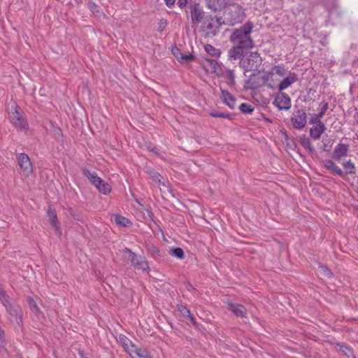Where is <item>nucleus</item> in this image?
Returning a JSON list of instances; mask_svg holds the SVG:
<instances>
[{
  "label": "nucleus",
  "mask_w": 358,
  "mask_h": 358,
  "mask_svg": "<svg viewBox=\"0 0 358 358\" xmlns=\"http://www.w3.org/2000/svg\"><path fill=\"white\" fill-rule=\"evenodd\" d=\"M191 20L194 24H199L206 17L205 13L199 3H194L191 8Z\"/></svg>",
  "instance_id": "11"
},
{
  "label": "nucleus",
  "mask_w": 358,
  "mask_h": 358,
  "mask_svg": "<svg viewBox=\"0 0 358 358\" xmlns=\"http://www.w3.org/2000/svg\"><path fill=\"white\" fill-rule=\"evenodd\" d=\"M167 25V21L165 19H161L159 22V25H158V27H157V30L159 31V32H162L166 27Z\"/></svg>",
  "instance_id": "46"
},
{
  "label": "nucleus",
  "mask_w": 358,
  "mask_h": 358,
  "mask_svg": "<svg viewBox=\"0 0 358 358\" xmlns=\"http://www.w3.org/2000/svg\"><path fill=\"white\" fill-rule=\"evenodd\" d=\"M273 71H274L276 74L280 76H283L285 74V66L283 65H278V66H275L273 68Z\"/></svg>",
  "instance_id": "41"
},
{
  "label": "nucleus",
  "mask_w": 358,
  "mask_h": 358,
  "mask_svg": "<svg viewBox=\"0 0 358 358\" xmlns=\"http://www.w3.org/2000/svg\"><path fill=\"white\" fill-rule=\"evenodd\" d=\"M83 175L88 178L90 182L96 187L103 182V180L97 176L96 173L91 172L88 169L83 170Z\"/></svg>",
  "instance_id": "20"
},
{
  "label": "nucleus",
  "mask_w": 358,
  "mask_h": 358,
  "mask_svg": "<svg viewBox=\"0 0 358 358\" xmlns=\"http://www.w3.org/2000/svg\"><path fill=\"white\" fill-rule=\"evenodd\" d=\"M198 62L203 66V68L206 69L207 71L217 75L221 73L222 67L215 59L203 57L199 59Z\"/></svg>",
  "instance_id": "9"
},
{
  "label": "nucleus",
  "mask_w": 358,
  "mask_h": 358,
  "mask_svg": "<svg viewBox=\"0 0 358 358\" xmlns=\"http://www.w3.org/2000/svg\"><path fill=\"white\" fill-rule=\"evenodd\" d=\"M268 78V76H260L253 73L247 81L248 88L256 90L266 85L269 89H274V86L273 85L267 83Z\"/></svg>",
  "instance_id": "7"
},
{
  "label": "nucleus",
  "mask_w": 358,
  "mask_h": 358,
  "mask_svg": "<svg viewBox=\"0 0 358 358\" xmlns=\"http://www.w3.org/2000/svg\"><path fill=\"white\" fill-rule=\"evenodd\" d=\"M213 17L215 21V29L219 28L222 24H226L225 17L224 19L222 18V17L218 16H215Z\"/></svg>",
  "instance_id": "43"
},
{
  "label": "nucleus",
  "mask_w": 358,
  "mask_h": 358,
  "mask_svg": "<svg viewBox=\"0 0 358 358\" xmlns=\"http://www.w3.org/2000/svg\"><path fill=\"white\" fill-rule=\"evenodd\" d=\"M175 1H176V0H164L166 5L169 8H171V6H173L175 3Z\"/></svg>",
  "instance_id": "51"
},
{
  "label": "nucleus",
  "mask_w": 358,
  "mask_h": 358,
  "mask_svg": "<svg viewBox=\"0 0 358 358\" xmlns=\"http://www.w3.org/2000/svg\"><path fill=\"white\" fill-rule=\"evenodd\" d=\"M204 50L209 55L212 57H219L221 54V52L219 49L215 48L210 44L205 45Z\"/></svg>",
  "instance_id": "29"
},
{
  "label": "nucleus",
  "mask_w": 358,
  "mask_h": 358,
  "mask_svg": "<svg viewBox=\"0 0 358 358\" xmlns=\"http://www.w3.org/2000/svg\"><path fill=\"white\" fill-rule=\"evenodd\" d=\"M47 214L48 220L50 224L55 228L56 234L58 236H60L62 235V231L60 227L58 225V220L56 211L50 206H49Z\"/></svg>",
  "instance_id": "17"
},
{
  "label": "nucleus",
  "mask_w": 358,
  "mask_h": 358,
  "mask_svg": "<svg viewBox=\"0 0 358 358\" xmlns=\"http://www.w3.org/2000/svg\"><path fill=\"white\" fill-rule=\"evenodd\" d=\"M27 302H28V304L29 306V308L31 309V310L38 317H39V316H41L42 315V313L39 308V307L38 306V305L36 304V301L31 298V297H29L27 299Z\"/></svg>",
  "instance_id": "28"
},
{
  "label": "nucleus",
  "mask_w": 358,
  "mask_h": 358,
  "mask_svg": "<svg viewBox=\"0 0 358 358\" xmlns=\"http://www.w3.org/2000/svg\"><path fill=\"white\" fill-rule=\"evenodd\" d=\"M96 188L99 191V192L103 194H107L111 190L110 185L105 181H103V182H102L100 185L97 186Z\"/></svg>",
  "instance_id": "35"
},
{
  "label": "nucleus",
  "mask_w": 358,
  "mask_h": 358,
  "mask_svg": "<svg viewBox=\"0 0 358 358\" xmlns=\"http://www.w3.org/2000/svg\"><path fill=\"white\" fill-rule=\"evenodd\" d=\"M254 24L247 22L238 29H236L231 34L229 39L234 45H238L248 49L254 46V41L250 36Z\"/></svg>",
  "instance_id": "2"
},
{
  "label": "nucleus",
  "mask_w": 358,
  "mask_h": 358,
  "mask_svg": "<svg viewBox=\"0 0 358 358\" xmlns=\"http://www.w3.org/2000/svg\"><path fill=\"white\" fill-rule=\"evenodd\" d=\"M334 143V139L330 138L327 135H325L323 136L322 140V145L321 146V149L324 152H329L331 150Z\"/></svg>",
  "instance_id": "24"
},
{
  "label": "nucleus",
  "mask_w": 358,
  "mask_h": 358,
  "mask_svg": "<svg viewBox=\"0 0 358 358\" xmlns=\"http://www.w3.org/2000/svg\"><path fill=\"white\" fill-rule=\"evenodd\" d=\"M322 164L332 174L337 175L345 180L344 171L332 159L323 160Z\"/></svg>",
  "instance_id": "13"
},
{
  "label": "nucleus",
  "mask_w": 358,
  "mask_h": 358,
  "mask_svg": "<svg viewBox=\"0 0 358 358\" xmlns=\"http://www.w3.org/2000/svg\"><path fill=\"white\" fill-rule=\"evenodd\" d=\"M321 118H322L321 117L317 116V114H314L310 118L309 123L313 124H315L316 125L323 124V122H322V121H321Z\"/></svg>",
  "instance_id": "44"
},
{
  "label": "nucleus",
  "mask_w": 358,
  "mask_h": 358,
  "mask_svg": "<svg viewBox=\"0 0 358 358\" xmlns=\"http://www.w3.org/2000/svg\"><path fill=\"white\" fill-rule=\"evenodd\" d=\"M238 108L244 114H251L255 109L254 107L252 106V105L247 103H241Z\"/></svg>",
  "instance_id": "31"
},
{
  "label": "nucleus",
  "mask_w": 358,
  "mask_h": 358,
  "mask_svg": "<svg viewBox=\"0 0 358 358\" xmlns=\"http://www.w3.org/2000/svg\"><path fill=\"white\" fill-rule=\"evenodd\" d=\"M262 59L257 52H245V57L239 62V66L245 71H255L259 69Z\"/></svg>",
  "instance_id": "4"
},
{
  "label": "nucleus",
  "mask_w": 358,
  "mask_h": 358,
  "mask_svg": "<svg viewBox=\"0 0 358 358\" xmlns=\"http://www.w3.org/2000/svg\"><path fill=\"white\" fill-rule=\"evenodd\" d=\"M298 80L297 75L295 73H289V76L285 78L278 85V90L282 92L292 85Z\"/></svg>",
  "instance_id": "19"
},
{
  "label": "nucleus",
  "mask_w": 358,
  "mask_h": 358,
  "mask_svg": "<svg viewBox=\"0 0 358 358\" xmlns=\"http://www.w3.org/2000/svg\"><path fill=\"white\" fill-rule=\"evenodd\" d=\"M169 254L179 259H182L185 257V253L181 248H173L169 250Z\"/></svg>",
  "instance_id": "30"
},
{
  "label": "nucleus",
  "mask_w": 358,
  "mask_h": 358,
  "mask_svg": "<svg viewBox=\"0 0 358 358\" xmlns=\"http://www.w3.org/2000/svg\"><path fill=\"white\" fill-rule=\"evenodd\" d=\"M17 163L20 168V174L29 176L33 171V167L29 157L25 153H20L17 156Z\"/></svg>",
  "instance_id": "8"
},
{
  "label": "nucleus",
  "mask_w": 358,
  "mask_h": 358,
  "mask_svg": "<svg viewBox=\"0 0 358 358\" xmlns=\"http://www.w3.org/2000/svg\"><path fill=\"white\" fill-rule=\"evenodd\" d=\"M208 5V7L211 9L213 11H217V10H221V6H218L215 3V0H213V1H209L207 3Z\"/></svg>",
  "instance_id": "45"
},
{
  "label": "nucleus",
  "mask_w": 358,
  "mask_h": 358,
  "mask_svg": "<svg viewBox=\"0 0 358 358\" xmlns=\"http://www.w3.org/2000/svg\"><path fill=\"white\" fill-rule=\"evenodd\" d=\"M326 129L327 127L324 123L316 125L310 129V136L314 140H318Z\"/></svg>",
  "instance_id": "21"
},
{
  "label": "nucleus",
  "mask_w": 358,
  "mask_h": 358,
  "mask_svg": "<svg viewBox=\"0 0 358 358\" xmlns=\"http://www.w3.org/2000/svg\"><path fill=\"white\" fill-rule=\"evenodd\" d=\"M279 110H289L291 108V99L285 92H280L276 95L273 102Z\"/></svg>",
  "instance_id": "10"
},
{
  "label": "nucleus",
  "mask_w": 358,
  "mask_h": 358,
  "mask_svg": "<svg viewBox=\"0 0 358 358\" xmlns=\"http://www.w3.org/2000/svg\"><path fill=\"white\" fill-rule=\"evenodd\" d=\"M178 4L180 8H183L187 6V0H178Z\"/></svg>",
  "instance_id": "49"
},
{
  "label": "nucleus",
  "mask_w": 358,
  "mask_h": 358,
  "mask_svg": "<svg viewBox=\"0 0 358 358\" xmlns=\"http://www.w3.org/2000/svg\"><path fill=\"white\" fill-rule=\"evenodd\" d=\"M319 273L323 276L331 278L332 276V272L331 270L324 265H321L318 268Z\"/></svg>",
  "instance_id": "37"
},
{
  "label": "nucleus",
  "mask_w": 358,
  "mask_h": 358,
  "mask_svg": "<svg viewBox=\"0 0 358 358\" xmlns=\"http://www.w3.org/2000/svg\"><path fill=\"white\" fill-rule=\"evenodd\" d=\"M210 115L213 117H222L223 113L219 111H213L210 113Z\"/></svg>",
  "instance_id": "48"
},
{
  "label": "nucleus",
  "mask_w": 358,
  "mask_h": 358,
  "mask_svg": "<svg viewBox=\"0 0 358 358\" xmlns=\"http://www.w3.org/2000/svg\"><path fill=\"white\" fill-rule=\"evenodd\" d=\"M291 122L295 129H301L304 128L307 123L306 113L301 110H297L294 117L291 118Z\"/></svg>",
  "instance_id": "12"
},
{
  "label": "nucleus",
  "mask_w": 358,
  "mask_h": 358,
  "mask_svg": "<svg viewBox=\"0 0 358 358\" xmlns=\"http://www.w3.org/2000/svg\"><path fill=\"white\" fill-rule=\"evenodd\" d=\"M349 145L339 143L334 148L331 157L335 160H340L342 157H345L348 155Z\"/></svg>",
  "instance_id": "15"
},
{
  "label": "nucleus",
  "mask_w": 358,
  "mask_h": 358,
  "mask_svg": "<svg viewBox=\"0 0 358 358\" xmlns=\"http://www.w3.org/2000/svg\"><path fill=\"white\" fill-rule=\"evenodd\" d=\"M7 341L5 338V333L3 329L0 327V350L6 352Z\"/></svg>",
  "instance_id": "36"
},
{
  "label": "nucleus",
  "mask_w": 358,
  "mask_h": 358,
  "mask_svg": "<svg viewBox=\"0 0 358 358\" xmlns=\"http://www.w3.org/2000/svg\"><path fill=\"white\" fill-rule=\"evenodd\" d=\"M320 110L317 114V116L322 117L326 113L329 108V103L327 101H322L320 104Z\"/></svg>",
  "instance_id": "40"
},
{
  "label": "nucleus",
  "mask_w": 358,
  "mask_h": 358,
  "mask_svg": "<svg viewBox=\"0 0 358 358\" xmlns=\"http://www.w3.org/2000/svg\"><path fill=\"white\" fill-rule=\"evenodd\" d=\"M222 117L231 120L232 118V115L227 113H223V116H222Z\"/></svg>",
  "instance_id": "53"
},
{
  "label": "nucleus",
  "mask_w": 358,
  "mask_h": 358,
  "mask_svg": "<svg viewBox=\"0 0 358 358\" xmlns=\"http://www.w3.org/2000/svg\"><path fill=\"white\" fill-rule=\"evenodd\" d=\"M124 253H128V260L135 268L142 270L143 271L150 270L148 262L142 257H138L131 249L126 248L123 250Z\"/></svg>",
  "instance_id": "6"
},
{
  "label": "nucleus",
  "mask_w": 358,
  "mask_h": 358,
  "mask_svg": "<svg viewBox=\"0 0 358 358\" xmlns=\"http://www.w3.org/2000/svg\"><path fill=\"white\" fill-rule=\"evenodd\" d=\"M172 53L173 55L176 57V59L178 60L180 58V56L182 55V52L179 48L177 47H175L172 49Z\"/></svg>",
  "instance_id": "47"
},
{
  "label": "nucleus",
  "mask_w": 358,
  "mask_h": 358,
  "mask_svg": "<svg viewBox=\"0 0 358 358\" xmlns=\"http://www.w3.org/2000/svg\"><path fill=\"white\" fill-rule=\"evenodd\" d=\"M340 350L347 358H352L355 356L352 349L346 345H341Z\"/></svg>",
  "instance_id": "33"
},
{
  "label": "nucleus",
  "mask_w": 358,
  "mask_h": 358,
  "mask_svg": "<svg viewBox=\"0 0 358 358\" xmlns=\"http://www.w3.org/2000/svg\"><path fill=\"white\" fill-rule=\"evenodd\" d=\"M226 24L234 26L241 23L246 15L244 9L238 4H233L227 7L224 11Z\"/></svg>",
  "instance_id": "3"
},
{
  "label": "nucleus",
  "mask_w": 358,
  "mask_h": 358,
  "mask_svg": "<svg viewBox=\"0 0 358 358\" xmlns=\"http://www.w3.org/2000/svg\"><path fill=\"white\" fill-rule=\"evenodd\" d=\"M148 149L155 154L157 155L159 153V149L155 146H152L151 144L148 146Z\"/></svg>",
  "instance_id": "50"
},
{
  "label": "nucleus",
  "mask_w": 358,
  "mask_h": 358,
  "mask_svg": "<svg viewBox=\"0 0 358 358\" xmlns=\"http://www.w3.org/2000/svg\"><path fill=\"white\" fill-rule=\"evenodd\" d=\"M342 166L345 170L344 173L346 175H354L356 173V166L351 160H348L342 163Z\"/></svg>",
  "instance_id": "25"
},
{
  "label": "nucleus",
  "mask_w": 358,
  "mask_h": 358,
  "mask_svg": "<svg viewBox=\"0 0 358 358\" xmlns=\"http://www.w3.org/2000/svg\"><path fill=\"white\" fill-rule=\"evenodd\" d=\"M299 142L301 145L303 147L304 149L307 150V152L311 155L315 153V149L312 145L310 140L306 135H303L299 137Z\"/></svg>",
  "instance_id": "23"
},
{
  "label": "nucleus",
  "mask_w": 358,
  "mask_h": 358,
  "mask_svg": "<svg viewBox=\"0 0 358 358\" xmlns=\"http://www.w3.org/2000/svg\"><path fill=\"white\" fill-rule=\"evenodd\" d=\"M247 50L248 49L246 48L234 45V46L228 50V58L230 60L240 59L241 61L242 58L245 57V51Z\"/></svg>",
  "instance_id": "14"
},
{
  "label": "nucleus",
  "mask_w": 358,
  "mask_h": 358,
  "mask_svg": "<svg viewBox=\"0 0 358 358\" xmlns=\"http://www.w3.org/2000/svg\"><path fill=\"white\" fill-rule=\"evenodd\" d=\"M150 253L151 255V256L153 257V258H157V257H162V255L160 252V250H159L158 248L157 247H152L150 249Z\"/></svg>",
  "instance_id": "42"
},
{
  "label": "nucleus",
  "mask_w": 358,
  "mask_h": 358,
  "mask_svg": "<svg viewBox=\"0 0 358 358\" xmlns=\"http://www.w3.org/2000/svg\"><path fill=\"white\" fill-rule=\"evenodd\" d=\"M187 317L189 319L190 322L194 327H197V322H196V320L192 313H191V315L188 316Z\"/></svg>",
  "instance_id": "52"
},
{
  "label": "nucleus",
  "mask_w": 358,
  "mask_h": 358,
  "mask_svg": "<svg viewBox=\"0 0 358 358\" xmlns=\"http://www.w3.org/2000/svg\"><path fill=\"white\" fill-rule=\"evenodd\" d=\"M15 110L10 115V120L13 125L21 130H27L28 124L24 117L23 112L21 108L15 103Z\"/></svg>",
  "instance_id": "5"
},
{
  "label": "nucleus",
  "mask_w": 358,
  "mask_h": 358,
  "mask_svg": "<svg viewBox=\"0 0 358 358\" xmlns=\"http://www.w3.org/2000/svg\"><path fill=\"white\" fill-rule=\"evenodd\" d=\"M203 22L206 25V29L210 32H213L216 29L213 16L210 15H206Z\"/></svg>",
  "instance_id": "27"
},
{
  "label": "nucleus",
  "mask_w": 358,
  "mask_h": 358,
  "mask_svg": "<svg viewBox=\"0 0 358 358\" xmlns=\"http://www.w3.org/2000/svg\"><path fill=\"white\" fill-rule=\"evenodd\" d=\"M195 59H196V58L192 54L182 53V55L180 56L178 62L180 63H189Z\"/></svg>",
  "instance_id": "34"
},
{
  "label": "nucleus",
  "mask_w": 358,
  "mask_h": 358,
  "mask_svg": "<svg viewBox=\"0 0 358 358\" xmlns=\"http://www.w3.org/2000/svg\"><path fill=\"white\" fill-rule=\"evenodd\" d=\"M218 76H222L227 79V83L229 85L233 86L235 85V73L234 70L225 68L222 69L221 73L217 75Z\"/></svg>",
  "instance_id": "22"
},
{
  "label": "nucleus",
  "mask_w": 358,
  "mask_h": 358,
  "mask_svg": "<svg viewBox=\"0 0 358 358\" xmlns=\"http://www.w3.org/2000/svg\"><path fill=\"white\" fill-rule=\"evenodd\" d=\"M134 353L138 358H152L149 352L145 349L138 348Z\"/></svg>",
  "instance_id": "38"
},
{
  "label": "nucleus",
  "mask_w": 358,
  "mask_h": 358,
  "mask_svg": "<svg viewBox=\"0 0 358 358\" xmlns=\"http://www.w3.org/2000/svg\"><path fill=\"white\" fill-rule=\"evenodd\" d=\"M227 308L232 312L236 317L245 318L247 317L246 308L244 306L232 302H228Z\"/></svg>",
  "instance_id": "16"
},
{
  "label": "nucleus",
  "mask_w": 358,
  "mask_h": 358,
  "mask_svg": "<svg viewBox=\"0 0 358 358\" xmlns=\"http://www.w3.org/2000/svg\"><path fill=\"white\" fill-rule=\"evenodd\" d=\"M355 120H356L357 124H358V113L356 115Z\"/></svg>",
  "instance_id": "54"
},
{
  "label": "nucleus",
  "mask_w": 358,
  "mask_h": 358,
  "mask_svg": "<svg viewBox=\"0 0 358 358\" xmlns=\"http://www.w3.org/2000/svg\"><path fill=\"white\" fill-rule=\"evenodd\" d=\"M177 309L180 313V314L183 317H188L191 315L190 310L187 308V306L182 305V304H178L177 305Z\"/></svg>",
  "instance_id": "39"
},
{
  "label": "nucleus",
  "mask_w": 358,
  "mask_h": 358,
  "mask_svg": "<svg viewBox=\"0 0 358 358\" xmlns=\"http://www.w3.org/2000/svg\"><path fill=\"white\" fill-rule=\"evenodd\" d=\"M0 302L6 308L9 321L13 324L20 326L22 323V308L3 289H0Z\"/></svg>",
  "instance_id": "1"
},
{
  "label": "nucleus",
  "mask_w": 358,
  "mask_h": 358,
  "mask_svg": "<svg viewBox=\"0 0 358 358\" xmlns=\"http://www.w3.org/2000/svg\"><path fill=\"white\" fill-rule=\"evenodd\" d=\"M220 99L222 102L231 109H234L235 108L236 99L229 91L221 90Z\"/></svg>",
  "instance_id": "18"
},
{
  "label": "nucleus",
  "mask_w": 358,
  "mask_h": 358,
  "mask_svg": "<svg viewBox=\"0 0 358 358\" xmlns=\"http://www.w3.org/2000/svg\"><path fill=\"white\" fill-rule=\"evenodd\" d=\"M146 173L155 182L164 185V183L162 181L163 178L162 176L154 169L148 167L146 168Z\"/></svg>",
  "instance_id": "26"
},
{
  "label": "nucleus",
  "mask_w": 358,
  "mask_h": 358,
  "mask_svg": "<svg viewBox=\"0 0 358 358\" xmlns=\"http://www.w3.org/2000/svg\"><path fill=\"white\" fill-rule=\"evenodd\" d=\"M115 223L121 227H127L130 223V221L124 217L117 215L115 217Z\"/></svg>",
  "instance_id": "32"
}]
</instances>
